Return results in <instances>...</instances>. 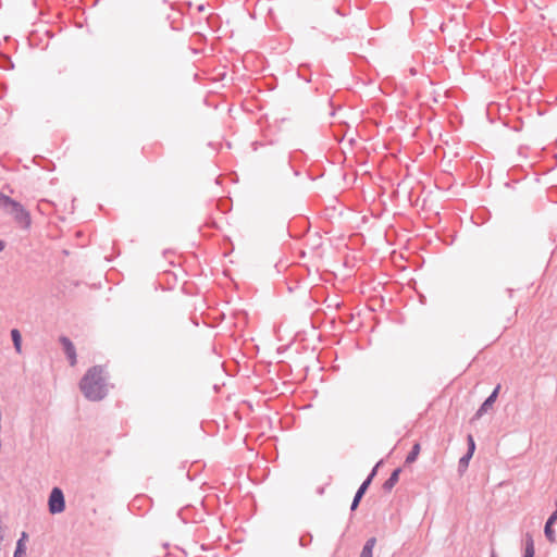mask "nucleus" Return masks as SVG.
<instances>
[{"label":"nucleus","instance_id":"nucleus-1","mask_svg":"<svg viewBox=\"0 0 557 557\" xmlns=\"http://www.w3.org/2000/svg\"><path fill=\"white\" fill-rule=\"evenodd\" d=\"M107 375L101 366L89 368L79 382L84 396L92 401L101 400L107 394Z\"/></svg>","mask_w":557,"mask_h":557},{"label":"nucleus","instance_id":"nucleus-2","mask_svg":"<svg viewBox=\"0 0 557 557\" xmlns=\"http://www.w3.org/2000/svg\"><path fill=\"white\" fill-rule=\"evenodd\" d=\"M7 212L13 215L15 222L20 224L22 227L28 228L30 226V215L21 203L14 201L13 203H11Z\"/></svg>","mask_w":557,"mask_h":557},{"label":"nucleus","instance_id":"nucleus-3","mask_svg":"<svg viewBox=\"0 0 557 557\" xmlns=\"http://www.w3.org/2000/svg\"><path fill=\"white\" fill-rule=\"evenodd\" d=\"M65 504H64V496L62 491L59 487H54L51 491L50 497H49V511L51 513H60L64 510Z\"/></svg>","mask_w":557,"mask_h":557},{"label":"nucleus","instance_id":"nucleus-4","mask_svg":"<svg viewBox=\"0 0 557 557\" xmlns=\"http://www.w3.org/2000/svg\"><path fill=\"white\" fill-rule=\"evenodd\" d=\"M500 389V385H497L493 393L485 399V401L482 404V406L479 408V410L475 413L476 418H481L485 412H487L494 405L498 393Z\"/></svg>","mask_w":557,"mask_h":557},{"label":"nucleus","instance_id":"nucleus-5","mask_svg":"<svg viewBox=\"0 0 557 557\" xmlns=\"http://www.w3.org/2000/svg\"><path fill=\"white\" fill-rule=\"evenodd\" d=\"M60 341L70 359L71 366L74 367L76 364V352L73 343L66 337H62Z\"/></svg>","mask_w":557,"mask_h":557},{"label":"nucleus","instance_id":"nucleus-6","mask_svg":"<svg viewBox=\"0 0 557 557\" xmlns=\"http://www.w3.org/2000/svg\"><path fill=\"white\" fill-rule=\"evenodd\" d=\"M375 544H376L375 537L369 539L361 550L360 557H373V549H374Z\"/></svg>","mask_w":557,"mask_h":557},{"label":"nucleus","instance_id":"nucleus-7","mask_svg":"<svg viewBox=\"0 0 557 557\" xmlns=\"http://www.w3.org/2000/svg\"><path fill=\"white\" fill-rule=\"evenodd\" d=\"M400 474V469H396L393 471L388 480L384 483V487L386 490H392L394 485L398 482Z\"/></svg>","mask_w":557,"mask_h":557},{"label":"nucleus","instance_id":"nucleus-8","mask_svg":"<svg viewBox=\"0 0 557 557\" xmlns=\"http://www.w3.org/2000/svg\"><path fill=\"white\" fill-rule=\"evenodd\" d=\"M27 539V534L25 532L22 533V537L20 539V541L17 542V545H16V550H15V554H14V557H24L25 555V550H26V547H25V544H24V541Z\"/></svg>","mask_w":557,"mask_h":557},{"label":"nucleus","instance_id":"nucleus-9","mask_svg":"<svg viewBox=\"0 0 557 557\" xmlns=\"http://www.w3.org/2000/svg\"><path fill=\"white\" fill-rule=\"evenodd\" d=\"M12 341L16 351L20 354L22 351V337L18 330L14 329L11 331Z\"/></svg>","mask_w":557,"mask_h":557},{"label":"nucleus","instance_id":"nucleus-10","mask_svg":"<svg viewBox=\"0 0 557 557\" xmlns=\"http://www.w3.org/2000/svg\"><path fill=\"white\" fill-rule=\"evenodd\" d=\"M421 450V446L419 443H416L411 449V451L408 454L406 458V463H412L417 460L419 454Z\"/></svg>","mask_w":557,"mask_h":557},{"label":"nucleus","instance_id":"nucleus-11","mask_svg":"<svg viewBox=\"0 0 557 557\" xmlns=\"http://www.w3.org/2000/svg\"><path fill=\"white\" fill-rule=\"evenodd\" d=\"M524 557H534V543L531 536L527 537Z\"/></svg>","mask_w":557,"mask_h":557},{"label":"nucleus","instance_id":"nucleus-12","mask_svg":"<svg viewBox=\"0 0 557 557\" xmlns=\"http://www.w3.org/2000/svg\"><path fill=\"white\" fill-rule=\"evenodd\" d=\"M13 202H14L13 199H11L10 197H8L4 194L0 193V208H3V209H5V211H8V209L11 206V203H13Z\"/></svg>","mask_w":557,"mask_h":557},{"label":"nucleus","instance_id":"nucleus-13","mask_svg":"<svg viewBox=\"0 0 557 557\" xmlns=\"http://www.w3.org/2000/svg\"><path fill=\"white\" fill-rule=\"evenodd\" d=\"M375 474V470L372 471V473L370 474V476L361 484V486L359 487V490L366 492L369 484L371 483V480L372 478L374 476Z\"/></svg>","mask_w":557,"mask_h":557},{"label":"nucleus","instance_id":"nucleus-14","mask_svg":"<svg viewBox=\"0 0 557 557\" xmlns=\"http://www.w3.org/2000/svg\"><path fill=\"white\" fill-rule=\"evenodd\" d=\"M467 440H468V444H469L468 453H470V455H473L474 449H475V443H474L473 436L468 435Z\"/></svg>","mask_w":557,"mask_h":557},{"label":"nucleus","instance_id":"nucleus-15","mask_svg":"<svg viewBox=\"0 0 557 557\" xmlns=\"http://www.w3.org/2000/svg\"><path fill=\"white\" fill-rule=\"evenodd\" d=\"M472 456H473V455H470V453H467V455H466V456H463V457L460 459L459 463H460L463 468H467V467H468V465H469L470 459L472 458Z\"/></svg>","mask_w":557,"mask_h":557},{"label":"nucleus","instance_id":"nucleus-16","mask_svg":"<svg viewBox=\"0 0 557 557\" xmlns=\"http://www.w3.org/2000/svg\"><path fill=\"white\" fill-rule=\"evenodd\" d=\"M189 7H190V9H193V10H195V11L199 12V13H203V12H206V11H207L206 5H205V4H202V3H197L195 7H193V5L190 4Z\"/></svg>","mask_w":557,"mask_h":557},{"label":"nucleus","instance_id":"nucleus-17","mask_svg":"<svg viewBox=\"0 0 557 557\" xmlns=\"http://www.w3.org/2000/svg\"><path fill=\"white\" fill-rule=\"evenodd\" d=\"M366 492L361 491V490H358V492L356 493V496L355 498L357 499V502H360V499L362 498L363 494Z\"/></svg>","mask_w":557,"mask_h":557},{"label":"nucleus","instance_id":"nucleus-18","mask_svg":"<svg viewBox=\"0 0 557 557\" xmlns=\"http://www.w3.org/2000/svg\"><path fill=\"white\" fill-rule=\"evenodd\" d=\"M366 492L361 491V490H358V492L356 493V496L355 498L357 499V502H360V499L362 498L363 494Z\"/></svg>","mask_w":557,"mask_h":557},{"label":"nucleus","instance_id":"nucleus-19","mask_svg":"<svg viewBox=\"0 0 557 557\" xmlns=\"http://www.w3.org/2000/svg\"><path fill=\"white\" fill-rule=\"evenodd\" d=\"M359 503L360 502H357V499L354 498L352 504H351V510H355L358 507Z\"/></svg>","mask_w":557,"mask_h":557},{"label":"nucleus","instance_id":"nucleus-20","mask_svg":"<svg viewBox=\"0 0 557 557\" xmlns=\"http://www.w3.org/2000/svg\"><path fill=\"white\" fill-rule=\"evenodd\" d=\"M4 249V244L3 242H0V251H2Z\"/></svg>","mask_w":557,"mask_h":557}]
</instances>
